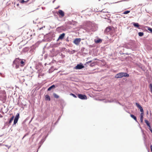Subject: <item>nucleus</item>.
I'll return each mask as SVG.
<instances>
[{"instance_id":"f257e3e1","label":"nucleus","mask_w":152,"mask_h":152,"mask_svg":"<svg viewBox=\"0 0 152 152\" xmlns=\"http://www.w3.org/2000/svg\"><path fill=\"white\" fill-rule=\"evenodd\" d=\"M129 75L126 72H120L117 74L115 76V77L118 78H121L123 77H129Z\"/></svg>"},{"instance_id":"f03ea898","label":"nucleus","mask_w":152,"mask_h":152,"mask_svg":"<svg viewBox=\"0 0 152 152\" xmlns=\"http://www.w3.org/2000/svg\"><path fill=\"white\" fill-rule=\"evenodd\" d=\"M81 39L80 38H77L75 39L73 41V43L76 45H78L81 42Z\"/></svg>"},{"instance_id":"7ed1b4c3","label":"nucleus","mask_w":152,"mask_h":152,"mask_svg":"<svg viewBox=\"0 0 152 152\" xmlns=\"http://www.w3.org/2000/svg\"><path fill=\"white\" fill-rule=\"evenodd\" d=\"M78 97L80 99H87V96L85 95H82V94H78Z\"/></svg>"},{"instance_id":"20e7f679","label":"nucleus","mask_w":152,"mask_h":152,"mask_svg":"<svg viewBox=\"0 0 152 152\" xmlns=\"http://www.w3.org/2000/svg\"><path fill=\"white\" fill-rule=\"evenodd\" d=\"M84 67L82 64H77L75 68V69H81Z\"/></svg>"},{"instance_id":"39448f33","label":"nucleus","mask_w":152,"mask_h":152,"mask_svg":"<svg viewBox=\"0 0 152 152\" xmlns=\"http://www.w3.org/2000/svg\"><path fill=\"white\" fill-rule=\"evenodd\" d=\"M25 60L23 59L22 60L20 59V66L21 67H23L25 65Z\"/></svg>"},{"instance_id":"423d86ee","label":"nucleus","mask_w":152,"mask_h":152,"mask_svg":"<svg viewBox=\"0 0 152 152\" xmlns=\"http://www.w3.org/2000/svg\"><path fill=\"white\" fill-rule=\"evenodd\" d=\"M20 59L19 58H16L14 61L13 63L14 64H20Z\"/></svg>"},{"instance_id":"0eeeda50","label":"nucleus","mask_w":152,"mask_h":152,"mask_svg":"<svg viewBox=\"0 0 152 152\" xmlns=\"http://www.w3.org/2000/svg\"><path fill=\"white\" fill-rule=\"evenodd\" d=\"M5 94L3 95L2 96V97H1V96H0V100L3 101L4 102L6 101V96Z\"/></svg>"},{"instance_id":"6e6552de","label":"nucleus","mask_w":152,"mask_h":152,"mask_svg":"<svg viewBox=\"0 0 152 152\" xmlns=\"http://www.w3.org/2000/svg\"><path fill=\"white\" fill-rule=\"evenodd\" d=\"M58 13L59 15L61 16V17H63L64 16V12L61 10H59Z\"/></svg>"},{"instance_id":"1a4fd4ad","label":"nucleus","mask_w":152,"mask_h":152,"mask_svg":"<svg viewBox=\"0 0 152 152\" xmlns=\"http://www.w3.org/2000/svg\"><path fill=\"white\" fill-rule=\"evenodd\" d=\"M65 35V34L64 33H63L61 34L59 36L58 40H62V39L64 37Z\"/></svg>"},{"instance_id":"9d476101","label":"nucleus","mask_w":152,"mask_h":152,"mask_svg":"<svg viewBox=\"0 0 152 152\" xmlns=\"http://www.w3.org/2000/svg\"><path fill=\"white\" fill-rule=\"evenodd\" d=\"M112 28L110 27H107L105 30V31L107 32H109L112 29Z\"/></svg>"},{"instance_id":"9b49d317","label":"nucleus","mask_w":152,"mask_h":152,"mask_svg":"<svg viewBox=\"0 0 152 152\" xmlns=\"http://www.w3.org/2000/svg\"><path fill=\"white\" fill-rule=\"evenodd\" d=\"M133 25L135 27H137L139 29V25L137 23H133Z\"/></svg>"},{"instance_id":"f8f14e48","label":"nucleus","mask_w":152,"mask_h":152,"mask_svg":"<svg viewBox=\"0 0 152 152\" xmlns=\"http://www.w3.org/2000/svg\"><path fill=\"white\" fill-rule=\"evenodd\" d=\"M55 88V86L54 85H53L49 87L48 89V91H50L51 90V89Z\"/></svg>"},{"instance_id":"ddd939ff","label":"nucleus","mask_w":152,"mask_h":152,"mask_svg":"<svg viewBox=\"0 0 152 152\" xmlns=\"http://www.w3.org/2000/svg\"><path fill=\"white\" fill-rule=\"evenodd\" d=\"M143 115L144 113H141L140 114V121L142 122L143 121Z\"/></svg>"},{"instance_id":"4468645a","label":"nucleus","mask_w":152,"mask_h":152,"mask_svg":"<svg viewBox=\"0 0 152 152\" xmlns=\"http://www.w3.org/2000/svg\"><path fill=\"white\" fill-rule=\"evenodd\" d=\"M45 100H46L50 101V96L48 95H46L45 96Z\"/></svg>"},{"instance_id":"2eb2a0df","label":"nucleus","mask_w":152,"mask_h":152,"mask_svg":"<svg viewBox=\"0 0 152 152\" xmlns=\"http://www.w3.org/2000/svg\"><path fill=\"white\" fill-rule=\"evenodd\" d=\"M130 116L132 118H133L136 121H137V118L134 115L132 114H131Z\"/></svg>"},{"instance_id":"dca6fc26","label":"nucleus","mask_w":152,"mask_h":152,"mask_svg":"<svg viewBox=\"0 0 152 152\" xmlns=\"http://www.w3.org/2000/svg\"><path fill=\"white\" fill-rule=\"evenodd\" d=\"M14 118V116H12L11 118L10 119L9 121V124H10L12 121L13 120Z\"/></svg>"},{"instance_id":"f3484780","label":"nucleus","mask_w":152,"mask_h":152,"mask_svg":"<svg viewBox=\"0 0 152 152\" xmlns=\"http://www.w3.org/2000/svg\"><path fill=\"white\" fill-rule=\"evenodd\" d=\"M95 42L96 43H98L100 42H102V40L100 39H98L97 40H95Z\"/></svg>"},{"instance_id":"a211bd4d","label":"nucleus","mask_w":152,"mask_h":152,"mask_svg":"<svg viewBox=\"0 0 152 152\" xmlns=\"http://www.w3.org/2000/svg\"><path fill=\"white\" fill-rule=\"evenodd\" d=\"M145 122L148 126L150 125V123L148 120H145Z\"/></svg>"},{"instance_id":"6ab92c4d","label":"nucleus","mask_w":152,"mask_h":152,"mask_svg":"<svg viewBox=\"0 0 152 152\" xmlns=\"http://www.w3.org/2000/svg\"><path fill=\"white\" fill-rule=\"evenodd\" d=\"M19 118V113H18L17 114V115H16L15 118L18 120Z\"/></svg>"},{"instance_id":"aec40b11","label":"nucleus","mask_w":152,"mask_h":152,"mask_svg":"<svg viewBox=\"0 0 152 152\" xmlns=\"http://www.w3.org/2000/svg\"><path fill=\"white\" fill-rule=\"evenodd\" d=\"M53 95L55 98H58L59 97V96L56 93H53Z\"/></svg>"},{"instance_id":"412c9836","label":"nucleus","mask_w":152,"mask_h":152,"mask_svg":"<svg viewBox=\"0 0 152 152\" xmlns=\"http://www.w3.org/2000/svg\"><path fill=\"white\" fill-rule=\"evenodd\" d=\"M147 29L150 31V32L152 33V28L149 27H147Z\"/></svg>"},{"instance_id":"4be33fe9","label":"nucleus","mask_w":152,"mask_h":152,"mask_svg":"<svg viewBox=\"0 0 152 152\" xmlns=\"http://www.w3.org/2000/svg\"><path fill=\"white\" fill-rule=\"evenodd\" d=\"M18 121V119L14 118L13 125H15V124L17 123Z\"/></svg>"},{"instance_id":"5701e85b","label":"nucleus","mask_w":152,"mask_h":152,"mask_svg":"<svg viewBox=\"0 0 152 152\" xmlns=\"http://www.w3.org/2000/svg\"><path fill=\"white\" fill-rule=\"evenodd\" d=\"M138 35L139 36L142 37L144 35V33L143 32H140L138 33Z\"/></svg>"},{"instance_id":"b1692460","label":"nucleus","mask_w":152,"mask_h":152,"mask_svg":"<svg viewBox=\"0 0 152 152\" xmlns=\"http://www.w3.org/2000/svg\"><path fill=\"white\" fill-rule=\"evenodd\" d=\"M139 108L140 110V111L141 112V113H143V110L142 107L141 106L140 107H139Z\"/></svg>"},{"instance_id":"393cba45","label":"nucleus","mask_w":152,"mask_h":152,"mask_svg":"<svg viewBox=\"0 0 152 152\" xmlns=\"http://www.w3.org/2000/svg\"><path fill=\"white\" fill-rule=\"evenodd\" d=\"M130 12V11H128V10L125 11L124 12L123 14H127L129 13Z\"/></svg>"},{"instance_id":"a878e982","label":"nucleus","mask_w":152,"mask_h":152,"mask_svg":"<svg viewBox=\"0 0 152 152\" xmlns=\"http://www.w3.org/2000/svg\"><path fill=\"white\" fill-rule=\"evenodd\" d=\"M149 88L150 89L152 93V84H150L149 85Z\"/></svg>"},{"instance_id":"bb28decb","label":"nucleus","mask_w":152,"mask_h":152,"mask_svg":"<svg viewBox=\"0 0 152 152\" xmlns=\"http://www.w3.org/2000/svg\"><path fill=\"white\" fill-rule=\"evenodd\" d=\"M95 62H92L90 65L91 66H93L95 65Z\"/></svg>"},{"instance_id":"cd10ccee","label":"nucleus","mask_w":152,"mask_h":152,"mask_svg":"<svg viewBox=\"0 0 152 152\" xmlns=\"http://www.w3.org/2000/svg\"><path fill=\"white\" fill-rule=\"evenodd\" d=\"M136 105L138 108L139 107L141 106L137 103H136Z\"/></svg>"},{"instance_id":"c85d7f7f","label":"nucleus","mask_w":152,"mask_h":152,"mask_svg":"<svg viewBox=\"0 0 152 152\" xmlns=\"http://www.w3.org/2000/svg\"><path fill=\"white\" fill-rule=\"evenodd\" d=\"M15 68L16 69L18 68L19 67V64H15Z\"/></svg>"},{"instance_id":"c756f323","label":"nucleus","mask_w":152,"mask_h":152,"mask_svg":"<svg viewBox=\"0 0 152 152\" xmlns=\"http://www.w3.org/2000/svg\"><path fill=\"white\" fill-rule=\"evenodd\" d=\"M70 95H72V96H73L75 98H76L77 97L74 94H73L71 93V94H70Z\"/></svg>"},{"instance_id":"7c9ffc66","label":"nucleus","mask_w":152,"mask_h":152,"mask_svg":"<svg viewBox=\"0 0 152 152\" xmlns=\"http://www.w3.org/2000/svg\"><path fill=\"white\" fill-rule=\"evenodd\" d=\"M92 62V61L91 60L90 61H89L87 62H86V65H88V64L89 63H90Z\"/></svg>"},{"instance_id":"2f4dec72","label":"nucleus","mask_w":152,"mask_h":152,"mask_svg":"<svg viewBox=\"0 0 152 152\" xmlns=\"http://www.w3.org/2000/svg\"><path fill=\"white\" fill-rule=\"evenodd\" d=\"M148 127H149L148 128H149V129L150 130V131L152 129L151 128L150 125V126H148Z\"/></svg>"},{"instance_id":"473e14b6","label":"nucleus","mask_w":152,"mask_h":152,"mask_svg":"<svg viewBox=\"0 0 152 152\" xmlns=\"http://www.w3.org/2000/svg\"><path fill=\"white\" fill-rule=\"evenodd\" d=\"M151 150V152H152V145H151L150 146Z\"/></svg>"},{"instance_id":"72a5a7b5","label":"nucleus","mask_w":152,"mask_h":152,"mask_svg":"<svg viewBox=\"0 0 152 152\" xmlns=\"http://www.w3.org/2000/svg\"><path fill=\"white\" fill-rule=\"evenodd\" d=\"M113 102V100H111L110 101H108V102Z\"/></svg>"},{"instance_id":"f704fd0d","label":"nucleus","mask_w":152,"mask_h":152,"mask_svg":"<svg viewBox=\"0 0 152 152\" xmlns=\"http://www.w3.org/2000/svg\"><path fill=\"white\" fill-rule=\"evenodd\" d=\"M42 28V27L40 28H39V30H41Z\"/></svg>"}]
</instances>
